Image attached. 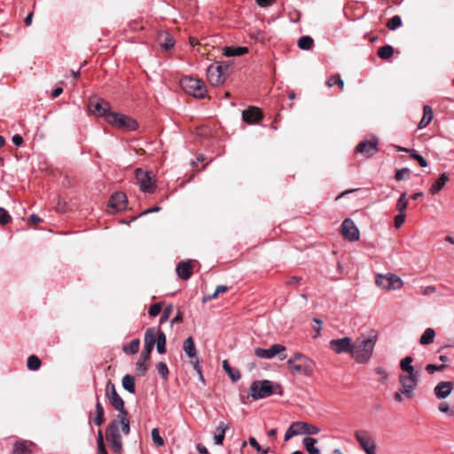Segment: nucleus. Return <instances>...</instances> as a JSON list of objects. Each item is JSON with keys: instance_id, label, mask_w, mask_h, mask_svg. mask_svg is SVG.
Masks as SVG:
<instances>
[{"instance_id": "nucleus-1", "label": "nucleus", "mask_w": 454, "mask_h": 454, "mask_svg": "<svg viewBox=\"0 0 454 454\" xmlns=\"http://www.w3.org/2000/svg\"><path fill=\"white\" fill-rule=\"evenodd\" d=\"M377 335L372 334L367 337H360L353 343L352 356L358 364L367 363L373 353Z\"/></svg>"}, {"instance_id": "nucleus-2", "label": "nucleus", "mask_w": 454, "mask_h": 454, "mask_svg": "<svg viewBox=\"0 0 454 454\" xmlns=\"http://www.w3.org/2000/svg\"><path fill=\"white\" fill-rule=\"evenodd\" d=\"M180 85L184 90L192 95L194 98H203L207 93V87L203 81L192 76H184L180 81Z\"/></svg>"}, {"instance_id": "nucleus-3", "label": "nucleus", "mask_w": 454, "mask_h": 454, "mask_svg": "<svg viewBox=\"0 0 454 454\" xmlns=\"http://www.w3.org/2000/svg\"><path fill=\"white\" fill-rule=\"evenodd\" d=\"M106 439L110 442L112 450L116 454L122 451V440L118 419H113L106 428Z\"/></svg>"}, {"instance_id": "nucleus-4", "label": "nucleus", "mask_w": 454, "mask_h": 454, "mask_svg": "<svg viewBox=\"0 0 454 454\" xmlns=\"http://www.w3.org/2000/svg\"><path fill=\"white\" fill-rule=\"evenodd\" d=\"M106 122L126 131L135 130L138 127L137 121L133 118L115 112H112L111 114L107 115Z\"/></svg>"}, {"instance_id": "nucleus-5", "label": "nucleus", "mask_w": 454, "mask_h": 454, "mask_svg": "<svg viewBox=\"0 0 454 454\" xmlns=\"http://www.w3.org/2000/svg\"><path fill=\"white\" fill-rule=\"evenodd\" d=\"M274 394L273 385L268 380H254L249 387V396L253 400L267 398Z\"/></svg>"}, {"instance_id": "nucleus-6", "label": "nucleus", "mask_w": 454, "mask_h": 454, "mask_svg": "<svg viewBox=\"0 0 454 454\" xmlns=\"http://www.w3.org/2000/svg\"><path fill=\"white\" fill-rule=\"evenodd\" d=\"M376 285L385 290H398L403 286V282L400 277L393 273L378 274Z\"/></svg>"}, {"instance_id": "nucleus-7", "label": "nucleus", "mask_w": 454, "mask_h": 454, "mask_svg": "<svg viewBox=\"0 0 454 454\" xmlns=\"http://www.w3.org/2000/svg\"><path fill=\"white\" fill-rule=\"evenodd\" d=\"M89 112L98 117H104L106 121L108 114H111L110 104L102 98H90L88 104Z\"/></svg>"}, {"instance_id": "nucleus-8", "label": "nucleus", "mask_w": 454, "mask_h": 454, "mask_svg": "<svg viewBox=\"0 0 454 454\" xmlns=\"http://www.w3.org/2000/svg\"><path fill=\"white\" fill-rule=\"evenodd\" d=\"M419 379V372L403 373L399 376V382L402 386L403 393L408 398H411L413 396V390L418 385Z\"/></svg>"}, {"instance_id": "nucleus-9", "label": "nucleus", "mask_w": 454, "mask_h": 454, "mask_svg": "<svg viewBox=\"0 0 454 454\" xmlns=\"http://www.w3.org/2000/svg\"><path fill=\"white\" fill-rule=\"evenodd\" d=\"M135 176L138 182L140 191L145 193H153L156 189L155 184L152 180V173L144 171L142 168H137Z\"/></svg>"}, {"instance_id": "nucleus-10", "label": "nucleus", "mask_w": 454, "mask_h": 454, "mask_svg": "<svg viewBox=\"0 0 454 454\" xmlns=\"http://www.w3.org/2000/svg\"><path fill=\"white\" fill-rule=\"evenodd\" d=\"M106 395L111 405L120 413H123V411H127L124 406V401L117 393L115 386L111 380L106 383Z\"/></svg>"}, {"instance_id": "nucleus-11", "label": "nucleus", "mask_w": 454, "mask_h": 454, "mask_svg": "<svg viewBox=\"0 0 454 454\" xmlns=\"http://www.w3.org/2000/svg\"><path fill=\"white\" fill-rule=\"evenodd\" d=\"M286 350V347L281 344H273L269 348H256L254 349V355L259 358L270 359L277 355H280L279 359L284 360L286 355H281Z\"/></svg>"}, {"instance_id": "nucleus-12", "label": "nucleus", "mask_w": 454, "mask_h": 454, "mask_svg": "<svg viewBox=\"0 0 454 454\" xmlns=\"http://www.w3.org/2000/svg\"><path fill=\"white\" fill-rule=\"evenodd\" d=\"M207 80L213 86H218L224 82L225 74L223 71V64H212L207 67Z\"/></svg>"}, {"instance_id": "nucleus-13", "label": "nucleus", "mask_w": 454, "mask_h": 454, "mask_svg": "<svg viewBox=\"0 0 454 454\" xmlns=\"http://www.w3.org/2000/svg\"><path fill=\"white\" fill-rule=\"evenodd\" d=\"M329 347L336 354L349 353L352 355L353 343L349 337L332 340L329 343Z\"/></svg>"}, {"instance_id": "nucleus-14", "label": "nucleus", "mask_w": 454, "mask_h": 454, "mask_svg": "<svg viewBox=\"0 0 454 454\" xmlns=\"http://www.w3.org/2000/svg\"><path fill=\"white\" fill-rule=\"evenodd\" d=\"M341 234L349 241H356L360 239V232L354 221L346 218L341 223Z\"/></svg>"}, {"instance_id": "nucleus-15", "label": "nucleus", "mask_w": 454, "mask_h": 454, "mask_svg": "<svg viewBox=\"0 0 454 454\" xmlns=\"http://www.w3.org/2000/svg\"><path fill=\"white\" fill-rule=\"evenodd\" d=\"M355 437L366 454H376L377 445L374 440L367 436L364 432H356Z\"/></svg>"}, {"instance_id": "nucleus-16", "label": "nucleus", "mask_w": 454, "mask_h": 454, "mask_svg": "<svg viewBox=\"0 0 454 454\" xmlns=\"http://www.w3.org/2000/svg\"><path fill=\"white\" fill-rule=\"evenodd\" d=\"M378 144L379 141L376 138H373L372 140L362 141L356 145V152L363 154L367 158H370L377 153Z\"/></svg>"}, {"instance_id": "nucleus-17", "label": "nucleus", "mask_w": 454, "mask_h": 454, "mask_svg": "<svg viewBox=\"0 0 454 454\" xmlns=\"http://www.w3.org/2000/svg\"><path fill=\"white\" fill-rule=\"evenodd\" d=\"M152 349L144 348L136 364V372L138 376H145L147 372V363L150 360Z\"/></svg>"}, {"instance_id": "nucleus-18", "label": "nucleus", "mask_w": 454, "mask_h": 454, "mask_svg": "<svg viewBox=\"0 0 454 454\" xmlns=\"http://www.w3.org/2000/svg\"><path fill=\"white\" fill-rule=\"evenodd\" d=\"M453 388L451 381H441L434 387V392L437 399H445L451 394Z\"/></svg>"}, {"instance_id": "nucleus-19", "label": "nucleus", "mask_w": 454, "mask_h": 454, "mask_svg": "<svg viewBox=\"0 0 454 454\" xmlns=\"http://www.w3.org/2000/svg\"><path fill=\"white\" fill-rule=\"evenodd\" d=\"M128 199L123 192H115L111 196L109 200V207L114 208L116 211H121L126 208Z\"/></svg>"}, {"instance_id": "nucleus-20", "label": "nucleus", "mask_w": 454, "mask_h": 454, "mask_svg": "<svg viewBox=\"0 0 454 454\" xmlns=\"http://www.w3.org/2000/svg\"><path fill=\"white\" fill-rule=\"evenodd\" d=\"M242 117L246 122L254 124L262 118V114L258 107L249 106L242 112Z\"/></svg>"}, {"instance_id": "nucleus-21", "label": "nucleus", "mask_w": 454, "mask_h": 454, "mask_svg": "<svg viewBox=\"0 0 454 454\" xmlns=\"http://www.w3.org/2000/svg\"><path fill=\"white\" fill-rule=\"evenodd\" d=\"M294 427L298 428L299 434L315 435L320 432L318 427L307 422L296 421Z\"/></svg>"}, {"instance_id": "nucleus-22", "label": "nucleus", "mask_w": 454, "mask_h": 454, "mask_svg": "<svg viewBox=\"0 0 454 454\" xmlns=\"http://www.w3.org/2000/svg\"><path fill=\"white\" fill-rule=\"evenodd\" d=\"M35 443L31 441H18L13 443L12 454H32Z\"/></svg>"}, {"instance_id": "nucleus-23", "label": "nucleus", "mask_w": 454, "mask_h": 454, "mask_svg": "<svg viewBox=\"0 0 454 454\" xmlns=\"http://www.w3.org/2000/svg\"><path fill=\"white\" fill-rule=\"evenodd\" d=\"M176 270L177 276L183 280L189 279L192 274V268L190 262H178Z\"/></svg>"}, {"instance_id": "nucleus-24", "label": "nucleus", "mask_w": 454, "mask_h": 454, "mask_svg": "<svg viewBox=\"0 0 454 454\" xmlns=\"http://www.w3.org/2000/svg\"><path fill=\"white\" fill-rule=\"evenodd\" d=\"M229 425L224 423L223 421L219 422L218 426L216 427V432L214 435V442L215 445H223L225 433L229 429Z\"/></svg>"}, {"instance_id": "nucleus-25", "label": "nucleus", "mask_w": 454, "mask_h": 454, "mask_svg": "<svg viewBox=\"0 0 454 454\" xmlns=\"http://www.w3.org/2000/svg\"><path fill=\"white\" fill-rule=\"evenodd\" d=\"M158 336V329L148 328L145 333V346L144 348L153 349Z\"/></svg>"}, {"instance_id": "nucleus-26", "label": "nucleus", "mask_w": 454, "mask_h": 454, "mask_svg": "<svg viewBox=\"0 0 454 454\" xmlns=\"http://www.w3.org/2000/svg\"><path fill=\"white\" fill-rule=\"evenodd\" d=\"M434 114L433 109L429 106H424L423 107V117L418 124V129H422L426 128L433 120Z\"/></svg>"}, {"instance_id": "nucleus-27", "label": "nucleus", "mask_w": 454, "mask_h": 454, "mask_svg": "<svg viewBox=\"0 0 454 454\" xmlns=\"http://www.w3.org/2000/svg\"><path fill=\"white\" fill-rule=\"evenodd\" d=\"M184 351L191 359L196 358L197 349L192 337H188L184 341Z\"/></svg>"}, {"instance_id": "nucleus-28", "label": "nucleus", "mask_w": 454, "mask_h": 454, "mask_svg": "<svg viewBox=\"0 0 454 454\" xmlns=\"http://www.w3.org/2000/svg\"><path fill=\"white\" fill-rule=\"evenodd\" d=\"M223 55L226 57L243 56L248 52V48L242 46H226L223 48Z\"/></svg>"}, {"instance_id": "nucleus-29", "label": "nucleus", "mask_w": 454, "mask_h": 454, "mask_svg": "<svg viewBox=\"0 0 454 454\" xmlns=\"http://www.w3.org/2000/svg\"><path fill=\"white\" fill-rule=\"evenodd\" d=\"M96 416L93 419V422L97 426H101L105 422V411L102 403L97 396V402L95 405Z\"/></svg>"}, {"instance_id": "nucleus-30", "label": "nucleus", "mask_w": 454, "mask_h": 454, "mask_svg": "<svg viewBox=\"0 0 454 454\" xmlns=\"http://www.w3.org/2000/svg\"><path fill=\"white\" fill-rule=\"evenodd\" d=\"M449 180V176L446 173H442L437 178V180L430 187V192L435 194L439 192L446 184Z\"/></svg>"}, {"instance_id": "nucleus-31", "label": "nucleus", "mask_w": 454, "mask_h": 454, "mask_svg": "<svg viewBox=\"0 0 454 454\" xmlns=\"http://www.w3.org/2000/svg\"><path fill=\"white\" fill-rule=\"evenodd\" d=\"M223 369L233 382L238 381L241 378L239 371L232 368L227 360L223 361Z\"/></svg>"}, {"instance_id": "nucleus-32", "label": "nucleus", "mask_w": 454, "mask_h": 454, "mask_svg": "<svg viewBox=\"0 0 454 454\" xmlns=\"http://www.w3.org/2000/svg\"><path fill=\"white\" fill-rule=\"evenodd\" d=\"M317 442V439L311 438V437H305L302 440V443L306 450L309 452V454H319L320 450L315 446V444Z\"/></svg>"}, {"instance_id": "nucleus-33", "label": "nucleus", "mask_w": 454, "mask_h": 454, "mask_svg": "<svg viewBox=\"0 0 454 454\" xmlns=\"http://www.w3.org/2000/svg\"><path fill=\"white\" fill-rule=\"evenodd\" d=\"M135 381L136 380L134 376L129 374L125 375L121 380L123 388L127 390L129 393L134 394L136 391Z\"/></svg>"}, {"instance_id": "nucleus-34", "label": "nucleus", "mask_w": 454, "mask_h": 454, "mask_svg": "<svg viewBox=\"0 0 454 454\" xmlns=\"http://www.w3.org/2000/svg\"><path fill=\"white\" fill-rule=\"evenodd\" d=\"M435 331L433 328H427L419 338L420 345H428L434 341Z\"/></svg>"}, {"instance_id": "nucleus-35", "label": "nucleus", "mask_w": 454, "mask_h": 454, "mask_svg": "<svg viewBox=\"0 0 454 454\" xmlns=\"http://www.w3.org/2000/svg\"><path fill=\"white\" fill-rule=\"evenodd\" d=\"M119 427L121 426V431L124 434H129L130 432L129 420L128 419V411L120 413L118 418Z\"/></svg>"}, {"instance_id": "nucleus-36", "label": "nucleus", "mask_w": 454, "mask_h": 454, "mask_svg": "<svg viewBox=\"0 0 454 454\" xmlns=\"http://www.w3.org/2000/svg\"><path fill=\"white\" fill-rule=\"evenodd\" d=\"M299 364H300V365H301V367L303 369V375L309 377L313 374L315 364L309 357L307 356L304 360H301Z\"/></svg>"}, {"instance_id": "nucleus-37", "label": "nucleus", "mask_w": 454, "mask_h": 454, "mask_svg": "<svg viewBox=\"0 0 454 454\" xmlns=\"http://www.w3.org/2000/svg\"><path fill=\"white\" fill-rule=\"evenodd\" d=\"M412 360L413 359L411 356H407L401 360L400 368L403 372H406V373L419 372L412 366V364H411Z\"/></svg>"}, {"instance_id": "nucleus-38", "label": "nucleus", "mask_w": 454, "mask_h": 454, "mask_svg": "<svg viewBox=\"0 0 454 454\" xmlns=\"http://www.w3.org/2000/svg\"><path fill=\"white\" fill-rule=\"evenodd\" d=\"M155 344L157 351L160 354H164L166 352V335L160 328H158V336Z\"/></svg>"}, {"instance_id": "nucleus-39", "label": "nucleus", "mask_w": 454, "mask_h": 454, "mask_svg": "<svg viewBox=\"0 0 454 454\" xmlns=\"http://www.w3.org/2000/svg\"><path fill=\"white\" fill-rule=\"evenodd\" d=\"M314 40L309 35H303L298 40V46L303 51H309L312 48Z\"/></svg>"}, {"instance_id": "nucleus-40", "label": "nucleus", "mask_w": 454, "mask_h": 454, "mask_svg": "<svg viewBox=\"0 0 454 454\" xmlns=\"http://www.w3.org/2000/svg\"><path fill=\"white\" fill-rule=\"evenodd\" d=\"M139 345H140L139 339H134L128 345L123 346V351L126 354L134 355V354L137 353V351L139 349Z\"/></svg>"}, {"instance_id": "nucleus-41", "label": "nucleus", "mask_w": 454, "mask_h": 454, "mask_svg": "<svg viewBox=\"0 0 454 454\" xmlns=\"http://www.w3.org/2000/svg\"><path fill=\"white\" fill-rule=\"evenodd\" d=\"M407 205H408L407 194H406V192H403L396 201L395 208L398 211V213H405Z\"/></svg>"}, {"instance_id": "nucleus-42", "label": "nucleus", "mask_w": 454, "mask_h": 454, "mask_svg": "<svg viewBox=\"0 0 454 454\" xmlns=\"http://www.w3.org/2000/svg\"><path fill=\"white\" fill-rule=\"evenodd\" d=\"M394 53V48L391 45H385L378 50V55L382 59H388Z\"/></svg>"}, {"instance_id": "nucleus-43", "label": "nucleus", "mask_w": 454, "mask_h": 454, "mask_svg": "<svg viewBox=\"0 0 454 454\" xmlns=\"http://www.w3.org/2000/svg\"><path fill=\"white\" fill-rule=\"evenodd\" d=\"M41 360L38 356L35 355H31L27 358V366L30 371H37L41 367Z\"/></svg>"}, {"instance_id": "nucleus-44", "label": "nucleus", "mask_w": 454, "mask_h": 454, "mask_svg": "<svg viewBox=\"0 0 454 454\" xmlns=\"http://www.w3.org/2000/svg\"><path fill=\"white\" fill-rule=\"evenodd\" d=\"M160 45L164 51H168L174 47L175 40L171 35L167 33V34H165L164 41L160 43Z\"/></svg>"}, {"instance_id": "nucleus-45", "label": "nucleus", "mask_w": 454, "mask_h": 454, "mask_svg": "<svg viewBox=\"0 0 454 454\" xmlns=\"http://www.w3.org/2000/svg\"><path fill=\"white\" fill-rule=\"evenodd\" d=\"M402 25V19L398 15L392 17L387 23V27L389 30H395Z\"/></svg>"}, {"instance_id": "nucleus-46", "label": "nucleus", "mask_w": 454, "mask_h": 454, "mask_svg": "<svg viewBox=\"0 0 454 454\" xmlns=\"http://www.w3.org/2000/svg\"><path fill=\"white\" fill-rule=\"evenodd\" d=\"M97 445H98V454H107V451H106V450L105 448L104 437H103V434H102L101 430L98 431Z\"/></svg>"}, {"instance_id": "nucleus-47", "label": "nucleus", "mask_w": 454, "mask_h": 454, "mask_svg": "<svg viewBox=\"0 0 454 454\" xmlns=\"http://www.w3.org/2000/svg\"><path fill=\"white\" fill-rule=\"evenodd\" d=\"M248 442L253 448L256 450L257 452L261 454H268L270 451L269 448L262 449L254 437H249Z\"/></svg>"}, {"instance_id": "nucleus-48", "label": "nucleus", "mask_w": 454, "mask_h": 454, "mask_svg": "<svg viewBox=\"0 0 454 454\" xmlns=\"http://www.w3.org/2000/svg\"><path fill=\"white\" fill-rule=\"evenodd\" d=\"M334 84L338 85L340 89L344 87V82L340 74H334L328 79L327 85L329 87H332Z\"/></svg>"}, {"instance_id": "nucleus-49", "label": "nucleus", "mask_w": 454, "mask_h": 454, "mask_svg": "<svg viewBox=\"0 0 454 454\" xmlns=\"http://www.w3.org/2000/svg\"><path fill=\"white\" fill-rule=\"evenodd\" d=\"M152 440L153 442H154V444L158 447H161L164 445V440L163 438L160 435V432H159V429L158 428H153L152 430Z\"/></svg>"}, {"instance_id": "nucleus-50", "label": "nucleus", "mask_w": 454, "mask_h": 454, "mask_svg": "<svg viewBox=\"0 0 454 454\" xmlns=\"http://www.w3.org/2000/svg\"><path fill=\"white\" fill-rule=\"evenodd\" d=\"M410 172H411V170L408 168H403L397 169L395 174V179L396 181H402V180L407 179Z\"/></svg>"}, {"instance_id": "nucleus-51", "label": "nucleus", "mask_w": 454, "mask_h": 454, "mask_svg": "<svg viewBox=\"0 0 454 454\" xmlns=\"http://www.w3.org/2000/svg\"><path fill=\"white\" fill-rule=\"evenodd\" d=\"M156 368H157L158 373L160 375V377L163 380H167L168 373H169L167 364L164 362H160L157 364Z\"/></svg>"}, {"instance_id": "nucleus-52", "label": "nucleus", "mask_w": 454, "mask_h": 454, "mask_svg": "<svg viewBox=\"0 0 454 454\" xmlns=\"http://www.w3.org/2000/svg\"><path fill=\"white\" fill-rule=\"evenodd\" d=\"M299 434L298 428L294 427V422L288 427V429L286 431L284 440L288 441L294 436H296Z\"/></svg>"}, {"instance_id": "nucleus-53", "label": "nucleus", "mask_w": 454, "mask_h": 454, "mask_svg": "<svg viewBox=\"0 0 454 454\" xmlns=\"http://www.w3.org/2000/svg\"><path fill=\"white\" fill-rule=\"evenodd\" d=\"M161 309H162L161 303L156 302V303L152 304L149 307L148 313L151 317H156L160 313Z\"/></svg>"}, {"instance_id": "nucleus-54", "label": "nucleus", "mask_w": 454, "mask_h": 454, "mask_svg": "<svg viewBox=\"0 0 454 454\" xmlns=\"http://www.w3.org/2000/svg\"><path fill=\"white\" fill-rule=\"evenodd\" d=\"M411 157L413 160H417L419 162V164L420 165V167H422V168H425L428 165L427 160L422 155H420L419 153H418L415 151L411 153Z\"/></svg>"}, {"instance_id": "nucleus-55", "label": "nucleus", "mask_w": 454, "mask_h": 454, "mask_svg": "<svg viewBox=\"0 0 454 454\" xmlns=\"http://www.w3.org/2000/svg\"><path fill=\"white\" fill-rule=\"evenodd\" d=\"M12 217L4 207H0V223L1 224H7L11 222Z\"/></svg>"}, {"instance_id": "nucleus-56", "label": "nucleus", "mask_w": 454, "mask_h": 454, "mask_svg": "<svg viewBox=\"0 0 454 454\" xmlns=\"http://www.w3.org/2000/svg\"><path fill=\"white\" fill-rule=\"evenodd\" d=\"M307 357V356L303 355L302 353H294L288 360L287 364H296V362H301V360H304Z\"/></svg>"}, {"instance_id": "nucleus-57", "label": "nucleus", "mask_w": 454, "mask_h": 454, "mask_svg": "<svg viewBox=\"0 0 454 454\" xmlns=\"http://www.w3.org/2000/svg\"><path fill=\"white\" fill-rule=\"evenodd\" d=\"M446 367V365L444 364H439V365H436V364H428L427 366H426V370L430 373V374H433L435 372L437 371H442L444 370V368Z\"/></svg>"}, {"instance_id": "nucleus-58", "label": "nucleus", "mask_w": 454, "mask_h": 454, "mask_svg": "<svg viewBox=\"0 0 454 454\" xmlns=\"http://www.w3.org/2000/svg\"><path fill=\"white\" fill-rule=\"evenodd\" d=\"M173 310V306L172 305H168L165 308L162 315L160 316V324H163L164 322L168 321V319L169 318V316L171 314Z\"/></svg>"}, {"instance_id": "nucleus-59", "label": "nucleus", "mask_w": 454, "mask_h": 454, "mask_svg": "<svg viewBox=\"0 0 454 454\" xmlns=\"http://www.w3.org/2000/svg\"><path fill=\"white\" fill-rule=\"evenodd\" d=\"M438 410L442 413H449L450 416H454V410L450 409L449 404L445 402L439 404Z\"/></svg>"}, {"instance_id": "nucleus-60", "label": "nucleus", "mask_w": 454, "mask_h": 454, "mask_svg": "<svg viewBox=\"0 0 454 454\" xmlns=\"http://www.w3.org/2000/svg\"><path fill=\"white\" fill-rule=\"evenodd\" d=\"M406 215L405 213H398L397 215L395 217V227L396 229H399L405 221Z\"/></svg>"}, {"instance_id": "nucleus-61", "label": "nucleus", "mask_w": 454, "mask_h": 454, "mask_svg": "<svg viewBox=\"0 0 454 454\" xmlns=\"http://www.w3.org/2000/svg\"><path fill=\"white\" fill-rule=\"evenodd\" d=\"M293 373L303 374V369L300 364H287Z\"/></svg>"}, {"instance_id": "nucleus-62", "label": "nucleus", "mask_w": 454, "mask_h": 454, "mask_svg": "<svg viewBox=\"0 0 454 454\" xmlns=\"http://www.w3.org/2000/svg\"><path fill=\"white\" fill-rule=\"evenodd\" d=\"M301 280H302V278L301 277L294 276L287 279L286 285L294 286H298V285H300Z\"/></svg>"}, {"instance_id": "nucleus-63", "label": "nucleus", "mask_w": 454, "mask_h": 454, "mask_svg": "<svg viewBox=\"0 0 454 454\" xmlns=\"http://www.w3.org/2000/svg\"><path fill=\"white\" fill-rule=\"evenodd\" d=\"M191 364H192V367L196 372H200L202 368L200 365V360H199L198 356H196V358L192 359Z\"/></svg>"}, {"instance_id": "nucleus-64", "label": "nucleus", "mask_w": 454, "mask_h": 454, "mask_svg": "<svg viewBox=\"0 0 454 454\" xmlns=\"http://www.w3.org/2000/svg\"><path fill=\"white\" fill-rule=\"evenodd\" d=\"M12 141L16 146H20L23 143V138L20 135L15 134L12 137Z\"/></svg>"}]
</instances>
